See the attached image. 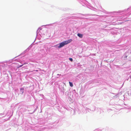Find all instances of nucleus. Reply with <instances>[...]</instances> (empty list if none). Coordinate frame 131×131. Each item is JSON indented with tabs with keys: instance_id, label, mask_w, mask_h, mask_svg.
<instances>
[{
	"instance_id": "obj_1",
	"label": "nucleus",
	"mask_w": 131,
	"mask_h": 131,
	"mask_svg": "<svg viewBox=\"0 0 131 131\" xmlns=\"http://www.w3.org/2000/svg\"><path fill=\"white\" fill-rule=\"evenodd\" d=\"M72 41V40L70 39L68 40L64 41L63 42L64 43V45H65L70 43Z\"/></svg>"
},
{
	"instance_id": "obj_2",
	"label": "nucleus",
	"mask_w": 131,
	"mask_h": 131,
	"mask_svg": "<svg viewBox=\"0 0 131 131\" xmlns=\"http://www.w3.org/2000/svg\"><path fill=\"white\" fill-rule=\"evenodd\" d=\"M65 45L63 42H62L59 44V46H58V47L59 48H61Z\"/></svg>"
},
{
	"instance_id": "obj_3",
	"label": "nucleus",
	"mask_w": 131,
	"mask_h": 131,
	"mask_svg": "<svg viewBox=\"0 0 131 131\" xmlns=\"http://www.w3.org/2000/svg\"><path fill=\"white\" fill-rule=\"evenodd\" d=\"M77 35L78 36L81 38H82L83 36V35L82 34L80 33H78L77 34Z\"/></svg>"
},
{
	"instance_id": "obj_4",
	"label": "nucleus",
	"mask_w": 131,
	"mask_h": 131,
	"mask_svg": "<svg viewBox=\"0 0 131 131\" xmlns=\"http://www.w3.org/2000/svg\"><path fill=\"white\" fill-rule=\"evenodd\" d=\"M69 83L70 84V86L71 87H72L73 86V85L72 83L70 82H69Z\"/></svg>"
},
{
	"instance_id": "obj_5",
	"label": "nucleus",
	"mask_w": 131,
	"mask_h": 131,
	"mask_svg": "<svg viewBox=\"0 0 131 131\" xmlns=\"http://www.w3.org/2000/svg\"><path fill=\"white\" fill-rule=\"evenodd\" d=\"M20 90L21 91L22 93L23 92L24 89L21 88L20 89Z\"/></svg>"
},
{
	"instance_id": "obj_6",
	"label": "nucleus",
	"mask_w": 131,
	"mask_h": 131,
	"mask_svg": "<svg viewBox=\"0 0 131 131\" xmlns=\"http://www.w3.org/2000/svg\"><path fill=\"white\" fill-rule=\"evenodd\" d=\"M69 60L71 62H72L73 61V59L72 58H69Z\"/></svg>"
},
{
	"instance_id": "obj_7",
	"label": "nucleus",
	"mask_w": 131,
	"mask_h": 131,
	"mask_svg": "<svg viewBox=\"0 0 131 131\" xmlns=\"http://www.w3.org/2000/svg\"><path fill=\"white\" fill-rule=\"evenodd\" d=\"M23 65V64H22L21 65H20L18 67H17V68H20L21 67H22Z\"/></svg>"
},
{
	"instance_id": "obj_8",
	"label": "nucleus",
	"mask_w": 131,
	"mask_h": 131,
	"mask_svg": "<svg viewBox=\"0 0 131 131\" xmlns=\"http://www.w3.org/2000/svg\"><path fill=\"white\" fill-rule=\"evenodd\" d=\"M27 63H24L23 64V65H24V64H27Z\"/></svg>"
},
{
	"instance_id": "obj_9",
	"label": "nucleus",
	"mask_w": 131,
	"mask_h": 131,
	"mask_svg": "<svg viewBox=\"0 0 131 131\" xmlns=\"http://www.w3.org/2000/svg\"><path fill=\"white\" fill-rule=\"evenodd\" d=\"M36 71H38V70H35Z\"/></svg>"
}]
</instances>
